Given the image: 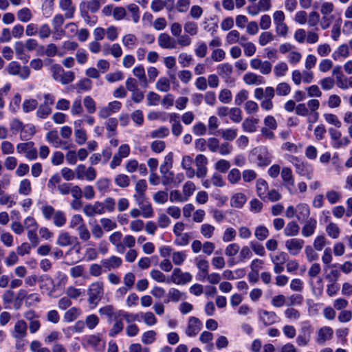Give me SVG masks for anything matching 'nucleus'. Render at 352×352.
Returning a JSON list of instances; mask_svg holds the SVG:
<instances>
[{
    "mask_svg": "<svg viewBox=\"0 0 352 352\" xmlns=\"http://www.w3.org/2000/svg\"><path fill=\"white\" fill-rule=\"evenodd\" d=\"M104 284L101 281L91 283L87 290V302L90 309H95L104 296Z\"/></svg>",
    "mask_w": 352,
    "mask_h": 352,
    "instance_id": "1",
    "label": "nucleus"
},
{
    "mask_svg": "<svg viewBox=\"0 0 352 352\" xmlns=\"http://www.w3.org/2000/svg\"><path fill=\"white\" fill-rule=\"evenodd\" d=\"M52 78L54 80L60 82L62 85H67L73 82L75 78V74L72 71H65L58 64H54L50 67Z\"/></svg>",
    "mask_w": 352,
    "mask_h": 352,
    "instance_id": "2",
    "label": "nucleus"
},
{
    "mask_svg": "<svg viewBox=\"0 0 352 352\" xmlns=\"http://www.w3.org/2000/svg\"><path fill=\"white\" fill-rule=\"evenodd\" d=\"M289 162L294 166L297 174L306 177L307 179H312L314 170L310 164L302 161L296 156H290Z\"/></svg>",
    "mask_w": 352,
    "mask_h": 352,
    "instance_id": "3",
    "label": "nucleus"
},
{
    "mask_svg": "<svg viewBox=\"0 0 352 352\" xmlns=\"http://www.w3.org/2000/svg\"><path fill=\"white\" fill-rule=\"evenodd\" d=\"M5 71L11 76H18L22 80H26L30 75V69L28 66L21 67L16 61H11Z\"/></svg>",
    "mask_w": 352,
    "mask_h": 352,
    "instance_id": "4",
    "label": "nucleus"
},
{
    "mask_svg": "<svg viewBox=\"0 0 352 352\" xmlns=\"http://www.w3.org/2000/svg\"><path fill=\"white\" fill-rule=\"evenodd\" d=\"M16 151L19 154H25V157L29 160H35L38 157V151L33 142L18 144Z\"/></svg>",
    "mask_w": 352,
    "mask_h": 352,
    "instance_id": "5",
    "label": "nucleus"
},
{
    "mask_svg": "<svg viewBox=\"0 0 352 352\" xmlns=\"http://www.w3.org/2000/svg\"><path fill=\"white\" fill-rule=\"evenodd\" d=\"M76 179H85L89 182L94 181L97 176L96 169L92 166L86 167L84 164H78L76 167Z\"/></svg>",
    "mask_w": 352,
    "mask_h": 352,
    "instance_id": "6",
    "label": "nucleus"
},
{
    "mask_svg": "<svg viewBox=\"0 0 352 352\" xmlns=\"http://www.w3.org/2000/svg\"><path fill=\"white\" fill-rule=\"evenodd\" d=\"M203 324L195 316H190L187 322L185 333L188 337H195L201 330Z\"/></svg>",
    "mask_w": 352,
    "mask_h": 352,
    "instance_id": "7",
    "label": "nucleus"
},
{
    "mask_svg": "<svg viewBox=\"0 0 352 352\" xmlns=\"http://www.w3.org/2000/svg\"><path fill=\"white\" fill-rule=\"evenodd\" d=\"M122 107V103L119 101L114 100L108 103L107 106L102 107L99 109L98 115L102 119L107 118L113 113L118 112Z\"/></svg>",
    "mask_w": 352,
    "mask_h": 352,
    "instance_id": "8",
    "label": "nucleus"
},
{
    "mask_svg": "<svg viewBox=\"0 0 352 352\" xmlns=\"http://www.w3.org/2000/svg\"><path fill=\"white\" fill-rule=\"evenodd\" d=\"M270 259L274 264V272L279 274L284 271V264L287 259V254L284 252H278L276 254H270Z\"/></svg>",
    "mask_w": 352,
    "mask_h": 352,
    "instance_id": "9",
    "label": "nucleus"
},
{
    "mask_svg": "<svg viewBox=\"0 0 352 352\" xmlns=\"http://www.w3.org/2000/svg\"><path fill=\"white\" fill-rule=\"evenodd\" d=\"M28 325L24 320H18L13 329L11 331V336L16 340L21 341L27 336Z\"/></svg>",
    "mask_w": 352,
    "mask_h": 352,
    "instance_id": "10",
    "label": "nucleus"
},
{
    "mask_svg": "<svg viewBox=\"0 0 352 352\" xmlns=\"http://www.w3.org/2000/svg\"><path fill=\"white\" fill-rule=\"evenodd\" d=\"M329 133L331 139L333 141L332 146L335 148L346 146L350 143V140L347 137H343L341 138V132L337 129L329 128Z\"/></svg>",
    "mask_w": 352,
    "mask_h": 352,
    "instance_id": "11",
    "label": "nucleus"
},
{
    "mask_svg": "<svg viewBox=\"0 0 352 352\" xmlns=\"http://www.w3.org/2000/svg\"><path fill=\"white\" fill-rule=\"evenodd\" d=\"M189 272H183L180 268H175L170 276V281L176 285H186L192 280Z\"/></svg>",
    "mask_w": 352,
    "mask_h": 352,
    "instance_id": "12",
    "label": "nucleus"
},
{
    "mask_svg": "<svg viewBox=\"0 0 352 352\" xmlns=\"http://www.w3.org/2000/svg\"><path fill=\"white\" fill-rule=\"evenodd\" d=\"M208 159L203 154H199L196 156L195 163L196 166L195 175L198 178L205 177L208 173L207 164Z\"/></svg>",
    "mask_w": 352,
    "mask_h": 352,
    "instance_id": "13",
    "label": "nucleus"
},
{
    "mask_svg": "<svg viewBox=\"0 0 352 352\" xmlns=\"http://www.w3.org/2000/svg\"><path fill=\"white\" fill-rule=\"evenodd\" d=\"M56 243L60 247L79 245L78 238L76 236H72L67 232H61L58 235Z\"/></svg>",
    "mask_w": 352,
    "mask_h": 352,
    "instance_id": "14",
    "label": "nucleus"
},
{
    "mask_svg": "<svg viewBox=\"0 0 352 352\" xmlns=\"http://www.w3.org/2000/svg\"><path fill=\"white\" fill-rule=\"evenodd\" d=\"M46 140L55 148H62L69 149L72 144H68L66 142L61 140L58 136L56 130H52L46 134Z\"/></svg>",
    "mask_w": 352,
    "mask_h": 352,
    "instance_id": "15",
    "label": "nucleus"
},
{
    "mask_svg": "<svg viewBox=\"0 0 352 352\" xmlns=\"http://www.w3.org/2000/svg\"><path fill=\"white\" fill-rule=\"evenodd\" d=\"M285 245L291 255L296 256L302 250L304 241L300 239L293 238L287 240Z\"/></svg>",
    "mask_w": 352,
    "mask_h": 352,
    "instance_id": "16",
    "label": "nucleus"
},
{
    "mask_svg": "<svg viewBox=\"0 0 352 352\" xmlns=\"http://www.w3.org/2000/svg\"><path fill=\"white\" fill-rule=\"evenodd\" d=\"M157 43L162 49L173 50L177 47V43L175 38L167 33H161L157 37Z\"/></svg>",
    "mask_w": 352,
    "mask_h": 352,
    "instance_id": "17",
    "label": "nucleus"
},
{
    "mask_svg": "<svg viewBox=\"0 0 352 352\" xmlns=\"http://www.w3.org/2000/svg\"><path fill=\"white\" fill-rule=\"evenodd\" d=\"M333 334V331L330 327H322L316 331V342L319 345H323L324 343L330 340Z\"/></svg>",
    "mask_w": 352,
    "mask_h": 352,
    "instance_id": "18",
    "label": "nucleus"
},
{
    "mask_svg": "<svg viewBox=\"0 0 352 352\" xmlns=\"http://www.w3.org/2000/svg\"><path fill=\"white\" fill-rule=\"evenodd\" d=\"M111 320L113 321V323L111 329L109 330L108 335L110 337H115L123 331L124 325L118 311L115 312V317Z\"/></svg>",
    "mask_w": 352,
    "mask_h": 352,
    "instance_id": "19",
    "label": "nucleus"
},
{
    "mask_svg": "<svg viewBox=\"0 0 352 352\" xmlns=\"http://www.w3.org/2000/svg\"><path fill=\"white\" fill-rule=\"evenodd\" d=\"M258 318L265 326L272 325L278 321V316L275 312L265 309L258 311Z\"/></svg>",
    "mask_w": 352,
    "mask_h": 352,
    "instance_id": "20",
    "label": "nucleus"
},
{
    "mask_svg": "<svg viewBox=\"0 0 352 352\" xmlns=\"http://www.w3.org/2000/svg\"><path fill=\"white\" fill-rule=\"evenodd\" d=\"M83 212L87 217H94L96 214H102V202L95 201L93 204H87L83 207Z\"/></svg>",
    "mask_w": 352,
    "mask_h": 352,
    "instance_id": "21",
    "label": "nucleus"
},
{
    "mask_svg": "<svg viewBox=\"0 0 352 352\" xmlns=\"http://www.w3.org/2000/svg\"><path fill=\"white\" fill-rule=\"evenodd\" d=\"M311 329L309 324L304 325L300 333L296 338V343L300 346H305L308 344L310 340Z\"/></svg>",
    "mask_w": 352,
    "mask_h": 352,
    "instance_id": "22",
    "label": "nucleus"
},
{
    "mask_svg": "<svg viewBox=\"0 0 352 352\" xmlns=\"http://www.w3.org/2000/svg\"><path fill=\"white\" fill-rule=\"evenodd\" d=\"M133 76L139 80L140 85L143 88L148 86V80L145 74V69L143 65H140L133 69Z\"/></svg>",
    "mask_w": 352,
    "mask_h": 352,
    "instance_id": "23",
    "label": "nucleus"
},
{
    "mask_svg": "<svg viewBox=\"0 0 352 352\" xmlns=\"http://www.w3.org/2000/svg\"><path fill=\"white\" fill-rule=\"evenodd\" d=\"M101 264L107 270L111 271L120 267L122 264V260L118 256H111L108 258L102 259Z\"/></svg>",
    "mask_w": 352,
    "mask_h": 352,
    "instance_id": "24",
    "label": "nucleus"
},
{
    "mask_svg": "<svg viewBox=\"0 0 352 352\" xmlns=\"http://www.w3.org/2000/svg\"><path fill=\"white\" fill-rule=\"evenodd\" d=\"M59 7L65 12L66 19H72L74 16L76 7L72 3V0H59Z\"/></svg>",
    "mask_w": 352,
    "mask_h": 352,
    "instance_id": "25",
    "label": "nucleus"
},
{
    "mask_svg": "<svg viewBox=\"0 0 352 352\" xmlns=\"http://www.w3.org/2000/svg\"><path fill=\"white\" fill-rule=\"evenodd\" d=\"M193 160L189 155H185L182 157L181 166L182 168L186 171V175L188 178L192 179L195 175V170L192 168Z\"/></svg>",
    "mask_w": 352,
    "mask_h": 352,
    "instance_id": "26",
    "label": "nucleus"
},
{
    "mask_svg": "<svg viewBox=\"0 0 352 352\" xmlns=\"http://www.w3.org/2000/svg\"><path fill=\"white\" fill-rule=\"evenodd\" d=\"M243 80L244 82L248 85H258L265 83L264 78L252 72L246 73Z\"/></svg>",
    "mask_w": 352,
    "mask_h": 352,
    "instance_id": "27",
    "label": "nucleus"
},
{
    "mask_svg": "<svg viewBox=\"0 0 352 352\" xmlns=\"http://www.w3.org/2000/svg\"><path fill=\"white\" fill-rule=\"evenodd\" d=\"M317 226V221L314 218L308 219L302 228L301 234L304 237H309L314 234Z\"/></svg>",
    "mask_w": 352,
    "mask_h": 352,
    "instance_id": "28",
    "label": "nucleus"
},
{
    "mask_svg": "<svg viewBox=\"0 0 352 352\" xmlns=\"http://www.w3.org/2000/svg\"><path fill=\"white\" fill-rule=\"evenodd\" d=\"M186 294L184 292H180L179 289L176 288H170L168 289L167 299L164 301L168 303L169 302H177L180 300L185 299Z\"/></svg>",
    "mask_w": 352,
    "mask_h": 352,
    "instance_id": "29",
    "label": "nucleus"
},
{
    "mask_svg": "<svg viewBox=\"0 0 352 352\" xmlns=\"http://www.w3.org/2000/svg\"><path fill=\"white\" fill-rule=\"evenodd\" d=\"M296 217L298 221L307 220L310 215V208L307 204H299L296 206Z\"/></svg>",
    "mask_w": 352,
    "mask_h": 352,
    "instance_id": "30",
    "label": "nucleus"
},
{
    "mask_svg": "<svg viewBox=\"0 0 352 352\" xmlns=\"http://www.w3.org/2000/svg\"><path fill=\"white\" fill-rule=\"evenodd\" d=\"M307 107L309 110V115L312 116V122H316L318 119L319 114L318 109L320 107V102L317 99H311L307 103Z\"/></svg>",
    "mask_w": 352,
    "mask_h": 352,
    "instance_id": "31",
    "label": "nucleus"
},
{
    "mask_svg": "<svg viewBox=\"0 0 352 352\" xmlns=\"http://www.w3.org/2000/svg\"><path fill=\"white\" fill-rule=\"evenodd\" d=\"M247 201L246 195L242 192H237L232 196L230 205L232 207L241 208Z\"/></svg>",
    "mask_w": 352,
    "mask_h": 352,
    "instance_id": "32",
    "label": "nucleus"
},
{
    "mask_svg": "<svg viewBox=\"0 0 352 352\" xmlns=\"http://www.w3.org/2000/svg\"><path fill=\"white\" fill-rule=\"evenodd\" d=\"M258 122L259 120L258 118H247L242 123V128L246 132L253 133L256 131Z\"/></svg>",
    "mask_w": 352,
    "mask_h": 352,
    "instance_id": "33",
    "label": "nucleus"
},
{
    "mask_svg": "<svg viewBox=\"0 0 352 352\" xmlns=\"http://www.w3.org/2000/svg\"><path fill=\"white\" fill-rule=\"evenodd\" d=\"M268 192V184L263 179H258L256 181V192L258 196L263 200L267 198Z\"/></svg>",
    "mask_w": 352,
    "mask_h": 352,
    "instance_id": "34",
    "label": "nucleus"
},
{
    "mask_svg": "<svg viewBox=\"0 0 352 352\" xmlns=\"http://www.w3.org/2000/svg\"><path fill=\"white\" fill-rule=\"evenodd\" d=\"M111 182V179L107 177L98 179L96 182L97 190L102 194L108 192L109 191Z\"/></svg>",
    "mask_w": 352,
    "mask_h": 352,
    "instance_id": "35",
    "label": "nucleus"
},
{
    "mask_svg": "<svg viewBox=\"0 0 352 352\" xmlns=\"http://www.w3.org/2000/svg\"><path fill=\"white\" fill-rule=\"evenodd\" d=\"M117 126L118 120L115 118H110L105 122L108 138H111L116 135Z\"/></svg>",
    "mask_w": 352,
    "mask_h": 352,
    "instance_id": "36",
    "label": "nucleus"
},
{
    "mask_svg": "<svg viewBox=\"0 0 352 352\" xmlns=\"http://www.w3.org/2000/svg\"><path fill=\"white\" fill-rule=\"evenodd\" d=\"M300 227L298 223L292 221L289 222L284 229V234L287 236H295L298 234Z\"/></svg>",
    "mask_w": 352,
    "mask_h": 352,
    "instance_id": "37",
    "label": "nucleus"
},
{
    "mask_svg": "<svg viewBox=\"0 0 352 352\" xmlns=\"http://www.w3.org/2000/svg\"><path fill=\"white\" fill-rule=\"evenodd\" d=\"M173 164V154L168 153L164 157V163L160 165V173H168V171L172 168Z\"/></svg>",
    "mask_w": 352,
    "mask_h": 352,
    "instance_id": "38",
    "label": "nucleus"
},
{
    "mask_svg": "<svg viewBox=\"0 0 352 352\" xmlns=\"http://www.w3.org/2000/svg\"><path fill=\"white\" fill-rule=\"evenodd\" d=\"M275 36L269 31L261 32L258 38L260 46L264 47L274 40Z\"/></svg>",
    "mask_w": 352,
    "mask_h": 352,
    "instance_id": "39",
    "label": "nucleus"
},
{
    "mask_svg": "<svg viewBox=\"0 0 352 352\" xmlns=\"http://www.w3.org/2000/svg\"><path fill=\"white\" fill-rule=\"evenodd\" d=\"M32 192L31 182L28 179H22L19 185L18 192L20 195L27 196Z\"/></svg>",
    "mask_w": 352,
    "mask_h": 352,
    "instance_id": "40",
    "label": "nucleus"
},
{
    "mask_svg": "<svg viewBox=\"0 0 352 352\" xmlns=\"http://www.w3.org/2000/svg\"><path fill=\"white\" fill-rule=\"evenodd\" d=\"M52 219L54 225L58 228L64 226L67 222L66 215L62 210H56Z\"/></svg>",
    "mask_w": 352,
    "mask_h": 352,
    "instance_id": "41",
    "label": "nucleus"
},
{
    "mask_svg": "<svg viewBox=\"0 0 352 352\" xmlns=\"http://www.w3.org/2000/svg\"><path fill=\"white\" fill-rule=\"evenodd\" d=\"M276 94L278 96H286L292 91L290 85L286 82H282L277 84L276 87Z\"/></svg>",
    "mask_w": 352,
    "mask_h": 352,
    "instance_id": "42",
    "label": "nucleus"
},
{
    "mask_svg": "<svg viewBox=\"0 0 352 352\" xmlns=\"http://www.w3.org/2000/svg\"><path fill=\"white\" fill-rule=\"evenodd\" d=\"M169 129L166 126H160L149 133V137L152 139L164 138L169 135Z\"/></svg>",
    "mask_w": 352,
    "mask_h": 352,
    "instance_id": "43",
    "label": "nucleus"
},
{
    "mask_svg": "<svg viewBox=\"0 0 352 352\" xmlns=\"http://www.w3.org/2000/svg\"><path fill=\"white\" fill-rule=\"evenodd\" d=\"M257 164L258 166L263 167L268 166L272 162V157L270 153L265 150L260 153L257 156Z\"/></svg>",
    "mask_w": 352,
    "mask_h": 352,
    "instance_id": "44",
    "label": "nucleus"
},
{
    "mask_svg": "<svg viewBox=\"0 0 352 352\" xmlns=\"http://www.w3.org/2000/svg\"><path fill=\"white\" fill-rule=\"evenodd\" d=\"M219 135L222 137L224 140L232 141L237 136V129L229 128L226 129H221L218 131Z\"/></svg>",
    "mask_w": 352,
    "mask_h": 352,
    "instance_id": "45",
    "label": "nucleus"
},
{
    "mask_svg": "<svg viewBox=\"0 0 352 352\" xmlns=\"http://www.w3.org/2000/svg\"><path fill=\"white\" fill-rule=\"evenodd\" d=\"M16 16L19 21L23 23L30 21L32 18V13L28 8H23L16 12Z\"/></svg>",
    "mask_w": 352,
    "mask_h": 352,
    "instance_id": "46",
    "label": "nucleus"
},
{
    "mask_svg": "<svg viewBox=\"0 0 352 352\" xmlns=\"http://www.w3.org/2000/svg\"><path fill=\"white\" fill-rule=\"evenodd\" d=\"M288 70V65L285 62H280L274 67V74L276 78L285 76Z\"/></svg>",
    "mask_w": 352,
    "mask_h": 352,
    "instance_id": "47",
    "label": "nucleus"
},
{
    "mask_svg": "<svg viewBox=\"0 0 352 352\" xmlns=\"http://www.w3.org/2000/svg\"><path fill=\"white\" fill-rule=\"evenodd\" d=\"M155 88L159 91L168 92L170 89V83L166 77L160 78L155 83Z\"/></svg>",
    "mask_w": 352,
    "mask_h": 352,
    "instance_id": "48",
    "label": "nucleus"
},
{
    "mask_svg": "<svg viewBox=\"0 0 352 352\" xmlns=\"http://www.w3.org/2000/svg\"><path fill=\"white\" fill-rule=\"evenodd\" d=\"M326 232L329 237L336 239L339 237L340 229L336 223L331 222L327 226Z\"/></svg>",
    "mask_w": 352,
    "mask_h": 352,
    "instance_id": "49",
    "label": "nucleus"
},
{
    "mask_svg": "<svg viewBox=\"0 0 352 352\" xmlns=\"http://www.w3.org/2000/svg\"><path fill=\"white\" fill-rule=\"evenodd\" d=\"M114 182L118 187L124 188L130 185V179L128 175L120 173L116 175Z\"/></svg>",
    "mask_w": 352,
    "mask_h": 352,
    "instance_id": "50",
    "label": "nucleus"
},
{
    "mask_svg": "<svg viewBox=\"0 0 352 352\" xmlns=\"http://www.w3.org/2000/svg\"><path fill=\"white\" fill-rule=\"evenodd\" d=\"M80 314V310L77 307H72L64 314V320L67 322H71L76 320Z\"/></svg>",
    "mask_w": 352,
    "mask_h": 352,
    "instance_id": "51",
    "label": "nucleus"
},
{
    "mask_svg": "<svg viewBox=\"0 0 352 352\" xmlns=\"http://www.w3.org/2000/svg\"><path fill=\"white\" fill-rule=\"evenodd\" d=\"M217 72L223 78H228L232 72V66L229 63H223L217 66Z\"/></svg>",
    "mask_w": 352,
    "mask_h": 352,
    "instance_id": "52",
    "label": "nucleus"
},
{
    "mask_svg": "<svg viewBox=\"0 0 352 352\" xmlns=\"http://www.w3.org/2000/svg\"><path fill=\"white\" fill-rule=\"evenodd\" d=\"M175 236H176V238L174 241V243L178 246L187 245L189 243V242L192 238L191 235L189 233H186V232L179 234L175 235Z\"/></svg>",
    "mask_w": 352,
    "mask_h": 352,
    "instance_id": "53",
    "label": "nucleus"
},
{
    "mask_svg": "<svg viewBox=\"0 0 352 352\" xmlns=\"http://www.w3.org/2000/svg\"><path fill=\"white\" fill-rule=\"evenodd\" d=\"M195 190L196 187L193 182L188 181L184 184L182 188V194L186 201L188 200L189 197L193 195Z\"/></svg>",
    "mask_w": 352,
    "mask_h": 352,
    "instance_id": "54",
    "label": "nucleus"
},
{
    "mask_svg": "<svg viewBox=\"0 0 352 352\" xmlns=\"http://www.w3.org/2000/svg\"><path fill=\"white\" fill-rule=\"evenodd\" d=\"M34 133L35 129L34 126L30 124L23 125L20 133V138L22 140H28L33 136Z\"/></svg>",
    "mask_w": 352,
    "mask_h": 352,
    "instance_id": "55",
    "label": "nucleus"
},
{
    "mask_svg": "<svg viewBox=\"0 0 352 352\" xmlns=\"http://www.w3.org/2000/svg\"><path fill=\"white\" fill-rule=\"evenodd\" d=\"M107 49L104 50V54L105 55L109 54V51H108V50H109V52L115 58H119L122 56V50L120 45L118 43H114L111 46L109 45H107Z\"/></svg>",
    "mask_w": 352,
    "mask_h": 352,
    "instance_id": "56",
    "label": "nucleus"
},
{
    "mask_svg": "<svg viewBox=\"0 0 352 352\" xmlns=\"http://www.w3.org/2000/svg\"><path fill=\"white\" fill-rule=\"evenodd\" d=\"M254 236L258 241H264L269 236L268 229L262 225L258 226L254 230Z\"/></svg>",
    "mask_w": 352,
    "mask_h": 352,
    "instance_id": "57",
    "label": "nucleus"
},
{
    "mask_svg": "<svg viewBox=\"0 0 352 352\" xmlns=\"http://www.w3.org/2000/svg\"><path fill=\"white\" fill-rule=\"evenodd\" d=\"M65 294L70 299L76 300L82 296L84 292L81 289L76 288L74 286H69L66 289Z\"/></svg>",
    "mask_w": 352,
    "mask_h": 352,
    "instance_id": "58",
    "label": "nucleus"
},
{
    "mask_svg": "<svg viewBox=\"0 0 352 352\" xmlns=\"http://www.w3.org/2000/svg\"><path fill=\"white\" fill-rule=\"evenodd\" d=\"M118 311L122 319H124L129 324H133V322L139 320V316L138 314L129 313L123 310H118Z\"/></svg>",
    "mask_w": 352,
    "mask_h": 352,
    "instance_id": "59",
    "label": "nucleus"
},
{
    "mask_svg": "<svg viewBox=\"0 0 352 352\" xmlns=\"http://www.w3.org/2000/svg\"><path fill=\"white\" fill-rule=\"evenodd\" d=\"M215 230L214 226L209 223H204L201 226L200 232L206 239H210Z\"/></svg>",
    "mask_w": 352,
    "mask_h": 352,
    "instance_id": "60",
    "label": "nucleus"
},
{
    "mask_svg": "<svg viewBox=\"0 0 352 352\" xmlns=\"http://www.w3.org/2000/svg\"><path fill=\"white\" fill-rule=\"evenodd\" d=\"M230 119L234 123H239L243 120L242 111L239 108L233 107L229 111Z\"/></svg>",
    "mask_w": 352,
    "mask_h": 352,
    "instance_id": "61",
    "label": "nucleus"
},
{
    "mask_svg": "<svg viewBox=\"0 0 352 352\" xmlns=\"http://www.w3.org/2000/svg\"><path fill=\"white\" fill-rule=\"evenodd\" d=\"M83 104L89 113H94L96 110V104L94 99L87 96L83 99Z\"/></svg>",
    "mask_w": 352,
    "mask_h": 352,
    "instance_id": "62",
    "label": "nucleus"
},
{
    "mask_svg": "<svg viewBox=\"0 0 352 352\" xmlns=\"http://www.w3.org/2000/svg\"><path fill=\"white\" fill-rule=\"evenodd\" d=\"M116 201L112 197H107L103 202H102V212L103 214L107 211L112 212L115 210Z\"/></svg>",
    "mask_w": 352,
    "mask_h": 352,
    "instance_id": "63",
    "label": "nucleus"
},
{
    "mask_svg": "<svg viewBox=\"0 0 352 352\" xmlns=\"http://www.w3.org/2000/svg\"><path fill=\"white\" fill-rule=\"evenodd\" d=\"M227 178L230 184H236L241 180V172L237 168H232L228 173Z\"/></svg>",
    "mask_w": 352,
    "mask_h": 352,
    "instance_id": "64",
    "label": "nucleus"
}]
</instances>
